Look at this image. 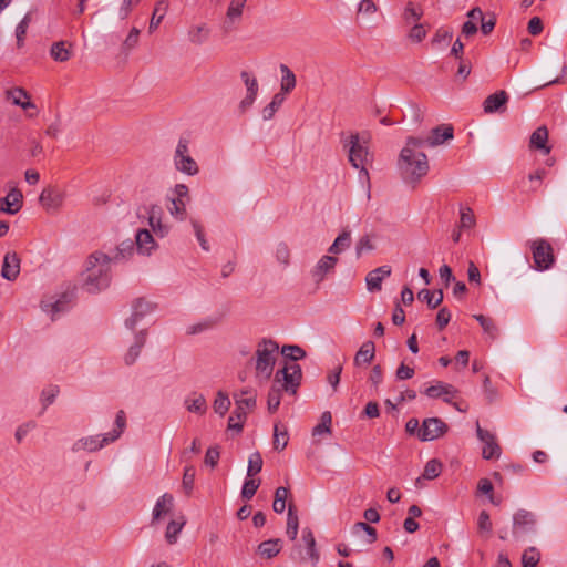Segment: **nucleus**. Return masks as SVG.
Here are the masks:
<instances>
[{"label": "nucleus", "instance_id": "39448f33", "mask_svg": "<svg viewBox=\"0 0 567 567\" xmlns=\"http://www.w3.org/2000/svg\"><path fill=\"white\" fill-rule=\"evenodd\" d=\"M398 167L405 182L414 183L427 174V157L422 152H412L410 148H402Z\"/></svg>", "mask_w": 567, "mask_h": 567}, {"label": "nucleus", "instance_id": "0eeeda50", "mask_svg": "<svg viewBox=\"0 0 567 567\" xmlns=\"http://www.w3.org/2000/svg\"><path fill=\"white\" fill-rule=\"evenodd\" d=\"M173 162L177 171L188 176H194L199 172L196 161L190 156L189 142L186 138H179L174 152Z\"/></svg>", "mask_w": 567, "mask_h": 567}, {"label": "nucleus", "instance_id": "423d86ee", "mask_svg": "<svg viewBox=\"0 0 567 567\" xmlns=\"http://www.w3.org/2000/svg\"><path fill=\"white\" fill-rule=\"evenodd\" d=\"M302 379L301 367L298 363H286L277 370L274 378V385L290 394H296Z\"/></svg>", "mask_w": 567, "mask_h": 567}, {"label": "nucleus", "instance_id": "4468645a", "mask_svg": "<svg viewBox=\"0 0 567 567\" xmlns=\"http://www.w3.org/2000/svg\"><path fill=\"white\" fill-rule=\"evenodd\" d=\"M147 215H148V217H147L148 225L152 228L153 233L157 237H161V238H164L165 236H167L169 233V227H168V225H166L162 221V217H163L162 207L158 205L150 206V208L147 210Z\"/></svg>", "mask_w": 567, "mask_h": 567}, {"label": "nucleus", "instance_id": "de8ad7c7", "mask_svg": "<svg viewBox=\"0 0 567 567\" xmlns=\"http://www.w3.org/2000/svg\"><path fill=\"white\" fill-rule=\"evenodd\" d=\"M417 296H419V299L426 301L427 306L431 309H435L443 301V291L442 290L432 292L427 289H422Z\"/></svg>", "mask_w": 567, "mask_h": 567}, {"label": "nucleus", "instance_id": "4c0bfd02", "mask_svg": "<svg viewBox=\"0 0 567 567\" xmlns=\"http://www.w3.org/2000/svg\"><path fill=\"white\" fill-rule=\"evenodd\" d=\"M351 245V231L344 228L329 247L328 252L338 255L349 248Z\"/></svg>", "mask_w": 567, "mask_h": 567}, {"label": "nucleus", "instance_id": "e433bc0d", "mask_svg": "<svg viewBox=\"0 0 567 567\" xmlns=\"http://www.w3.org/2000/svg\"><path fill=\"white\" fill-rule=\"evenodd\" d=\"M186 524V519L183 516H179L176 519H172L166 527L165 539L169 545H173L177 542L179 533L183 530Z\"/></svg>", "mask_w": 567, "mask_h": 567}, {"label": "nucleus", "instance_id": "2eb2a0df", "mask_svg": "<svg viewBox=\"0 0 567 567\" xmlns=\"http://www.w3.org/2000/svg\"><path fill=\"white\" fill-rule=\"evenodd\" d=\"M174 508V497L169 493H164L156 501L154 508L152 511V520L151 525H156L161 519L165 516L169 515Z\"/></svg>", "mask_w": 567, "mask_h": 567}, {"label": "nucleus", "instance_id": "09e8293b", "mask_svg": "<svg viewBox=\"0 0 567 567\" xmlns=\"http://www.w3.org/2000/svg\"><path fill=\"white\" fill-rule=\"evenodd\" d=\"M332 415L329 411H326L320 416V423L317 424L312 430L313 436H320L322 434L331 433Z\"/></svg>", "mask_w": 567, "mask_h": 567}, {"label": "nucleus", "instance_id": "f8f14e48", "mask_svg": "<svg viewBox=\"0 0 567 567\" xmlns=\"http://www.w3.org/2000/svg\"><path fill=\"white\" fill-rule=\"evenodd\" d=\"M536 524L535 515L526 509L517 511L513 516V535L519 538L522 535L534 530Z\"/></svg>", "mask_w": 567, "mask_h": 567}, {"label": "nucleus", "instance_id": "f03ea898", "mask_svg": "<svg viewBox=\"0 0 567 567\" xmlns=\"http://www.w3.org/2000/svg\"><path fill=\"white\" fill-rule=\"evenodd\" d=\"M344 147L348 148L349 162L354 168L359 169V179L365 185L367 198L370 199L371 183L365 167L371 159L368 138L361 137L359 134H350L344 143Z\"/></svg>", "mask_w": 567, "mask_h": 567}, {"label": "nucleus", "instance_id": "a18cd8bd", "mask_svg": "<svg viewBox=\"0 0 567 567\" xmlns=\"http://www.w3.org/2000/svg\"><path fill=\"white\" fill-rule=\"evenodd\" d=\"M186 200L182 198H172L171 204L167 206L169 214L177 220L186 218Z\"/></svg>", "mask_w": 567, "mask_h": 567}, {"label": "nucleus", "instance_id": "052dcab7", "mask_svg": "<svg viewBox=\"0 0 567 567\" xmlns=\"http://www.w3.org/2000/svg\"><path fill=\"white\" fill-rule=\"evenodd\" d=\"M442 471V463L436 458L430 460L424 467L423 477L426 480L436 478Z\"/></svg>", "mask_w": 567, "mask_h": 567}, {"label": "nucleus", "instance_id": "393cba45", "mask_svg": "<svg viewBox=\"0 0 567 567\" xmlns=\"http://www.w3.org/2000/svg\"><path fill=\"white\" fill-rule=\"evenodd\" d=\"M529 147L540 151L545 155L550 153L551 147L548 145V130L546 126H539L533 132L529 140Z\"/></svg>", "mask_w": 567, "mask_h": 567}, {"label": "nucleus", "instance_id": "6e6552de", "mask_svg": "<svg viewBox=\"0 0 567 567\" xmlns=\"http://www.w3.org/2000/svg\"><path fill=\"white\" fill-rule=\"evenodd\" d=\"M530 247L535 268L540 271L549 269L555 261L551 245L547 240L539 238L534 240Z\"/></svg>", "mask_w": 567, "mask_h": 567}, {"label": "nucleus", "instance_id": "412c9836", "mask_svg": "<svg viewBox=\"0 0 567 567\" xmlns=\"http://www.w3.org/2000/svg\"><path fill=\"white\" fill-rule=\"evenodd\" d=\"M424 393L431 399L442 398L444 402L452 403V400L456 396L457 390L447 383L437 382L425 389Z\"/></svg>", "mask_w": 567, "mask_h": 567}, {"label": "nucleus", "instance_id": "338daca9", "mask_svg": "<svg viewBox=\"0 0 567 567\" xmlns=\"http://www.w3.org/2000/svg\"><path fill=\"white\" fill-rule=\"evenodd\" d=\"M259 487V481L249 478L246 480L241 488V497L249 501L254 497Z\"/></svg>", "mask_w": 567, "mask_h": 567}, {"label": "nucleus", "instance_id": "f257e3e1", "mask_svg": "<svg viewBox=\"0 0 567 567\" xmlns=\"http://www.w3.org/2000/svg\"><path fill=\"white\" fill-rule=\"evenodd\" d=\"M111 257L107 252L95 250L87 256L82 272V287L89 293L106 289L112 279Z\"/></svg>", "mask_w": 567, "mask_h": 567}, {"label": "nucleus", "instance_id": "ea45409f", "mask_svg": "<svg viewBox=\"0 0 567 567\" xmlns=\"http://www.w3.org/2000/svg\"><path fill=\"white\" fill-rule=\"evenodd\" d=\"M281 550L280 539H268L259 544L258 551L265 558H272L277 556Z\"/></svg>", "mask_w": 567, "mask_h": 567}, {"label": "nucleus", "instance_id": "2f4dec72", "mask_svg": "<svg viewBox=\"0 0 567 567\" xmlns=\"http://www.w3.org/2000/svg\"><path fill=\"white\" fill-rule=\"evenodd\" d=\"M468 20L462 27V34L471 37L477 32V22L483 18V11L476 7L467 12Z\"/></svg>", "mask_w": 567, "mask_h": 567}, {"label": "nucleus", "instance_id": "7ed1b4c3", "mask_svg": "<svg viewBox=\"0 0 567 567\" xmlns=\"http://www.w3.org/2000/svg\"><path fill=\"white\" fill-rule=\"evenodd\" d=\"M279 354V346L271 339H261L255 350V378L259 382H267L272 373Z\"/></svg>", "mask_w": 567, "mask_h": 567}, {"label": "nucleus", "instance_id": "e2e57ef3", "mask_svg": "<svg viewBox=\"0 0 567 567\" xmlns=\"http://www.w3.org/2000/svg\"><path fill=\"white\" fill-rule=\"evenodd\" d=\"M422 14L423 11L420 8L415 7L412 2H409L405 7L403 17L405 22L411 24L416 23L421 19Z\"/></svg>", "mask_w": 567, "mask_h": 567}, {"label": "nucleus", "instance_id": "4be33fe9", "mask_svg": "<svg viewBox=\"0 0 567 567\" xmlns=\"http://www.w3.org/2000/svg\"><path fill=\"white\" fill-rule=\"evenodd\" d=\"M6 97L22 110L37 109L35 104L31 102L30 94L23 87L16 86L7 90Z\"/></svg>", "mask_w": 567, "mask_h": 567}, {"label": "nucleus", "instance_id": "473e14b6", "mask_svg": "<svg viewBox=\"0 0 567 567\" xmlns=\"http://www.w3.org/2000/svg\"><path fill=\"white\" fill-rule=\"evenodd\" d=\"M169 7V0H158L155 4L150 25H148V32L153 33L161 22L163 21L167 10Z\"/></svg>", "mask_w": 567, "mask_h": 567}, {"label": "nucleus", "instance_id": "6e6d98bb", "mask_svg": "<svg viewBox=\"0 0 567 567\" xmlns=\"http://www.w3.org/2000/svg\"><path fill=\"white\" fill-rule=\"evenodd\" d=\"M195 467L192 465H188L184 468L183 480H182V486L185 491L186 495H190L194 488V482H195Z\"/></svg>", "mask_w": 567, "mask_h": 567}, {"label": "nucleus", "instance_id": "69168bd1", "mask_svg": "<svg viewBox=\"0 0 567 567\" xmlns=\"http://www.w3.org/2000/svg\"><path fill=\"white\" fill-rule=\"evenodd\" d=\"M492 522L489 518V514L486 511H482L478 514L477 517V528L481 534H487L489 535L492 532Z\"/></svg>", "mask_w": 567, "mask_h": 567}, {"label": "nucleus", "instance_id": "b1692460", "mask_svg": "<svg viewBox=\"0 0 567 567\" xmlns=\"http://www.w3.org/2000/svg\"><path fill=\"white\" fill-rule=\"evenodd\" d=\"M20 274V258L16 252H7L3 258L1 276L13 281Z\"/></svg>", "mask_w": 567, "mask_h": 567}, {"label": "nucleus", "instance_id": "f3484780", "mask_svg": "<svg viewBox=\"0 0 567 567\" xmlns=\"http://www.w3.org/2000/svg\"><path fill=\"white\" fill-rule=\"evenodd\" d=\"M154 310V305L145 299H137L133 303V312L130 318L125 320L126 328L133 330L144 316Z\"/></svg>", "mask_w": 567, "mask_h": 567}, {"label": "nucleus", "instance_id": "8fccbe9b", "mask_svg": "<svg viewBox=\"0 0 567 567\" xmlns=\"http://www.w3.org/2000/svg\"><path fill=\"white\" fill-rule=\"evenodd\" d=\"M281 354L286 359L291 360V363H296V361L301 360L306 357V351L297 344H288L282 347Z\"/></svg>", "mask_w": 567, "mask_h": 567}, {"label": "nucleus", "instance_id": "cd10ccee", "mask_svg": "<svg viewBox=\"0 0 567 567\" xmlns=\"http://www.w3.org/2000/svg\"><path fill=\"white\" fill-rule=\"evenodd\" d=\"M508 94L505 91H497L491 95H488L484 103V112L485 113H495L499 112L507 103Z\"/></svg>", "mask_w": 567, "mask_h": 567}, {"label": "nucleus", "instance_id": "5fc2aeb1", "mask_svg": "<svg viewBox=\"0 0 567 567\" xmlns=\"http://www.w3.org/2000/svg\"><path fill=\"white\" fill-rule=\"evenodd\" d=\"M31 23V14L27 13L22 20L18 23L16 28V38H17V45L18 48L23 47L24 44V38L29 28V24Z\"/></svg>", "mask_w": 567, "mask_h": 567}, {"label": "nucleus", "instance_id": "dca6fc26", "mask_svg": "<svg viewBox=\"0 0 567 567\" xmlns=\"http://www.w3.org/2000/svg\"><path fill=\"white\" fill-rule=\"evenodd\" d=\"M71 303V296L68 293H62L59 298L52 300L48 299L42 301V310L51 316V319L54 320L56 317L66 311Z\"/></svg>", "mask_w": 567, "mask_h": 567}, {"label": "nucleus", "instance_id": "49530a36", "mask_svg": "<svg viewBox=\"0 0 567 567\" xmlns=\"http://www.w3.org/2000/svg\"><path fill=\"white\" fill-rule=\"evenodd\" d=\"M475 320L480 323L483 331L492 339L495 340L498 336V328L495 322L483 315H474Z\"/></svg>", "mask_w": 567, "mask_h": 567}, {"label": "nucleus", "instance_id": "ddd939ff", "mask_svg": "<svg viewBox=\"0 0 567 567\" xmlns=\"http://www.w3.org/2000/svg\"><path fill=\"white\" fill-rule=\"evenodd\" d=\"M64 198L65 194L63 190L58 187L49 186L41 192L39 202L47 212L52 213L62 207Z\"/></svg>", "mask_w": 567, "mask_h": 567}, {"label": "nucleus", "instance_id": "680f3d73", "mask_svg": "<svg viewBox=\"0 0 567 567\" xmlns=\"http://www.w3.org/2000/svg\"><path fill=\"white\" fill-rule=\"evenodd\" d=\"M548 172L546 168H537L534 173L528 175L529 190L536 192L539 189L543 179L547 176Z\"/></svg>", "mask_w": 567, "mask_h": 567}, {"label": "nucleus", "instance_id": "9b49d317", "mask_svg": "<svg viewBox=\"0 0 567 567\" xmlns=\"http://www.w3.org/2000/svg\"><path fill=\"white\" fill-rule=\"evenodd\" d=\"M447 429V424L439 417L425 419L419 430V439L423 442L436 440L444 435Z\"/></svg>", "mask_w": 567, "mask_h": 567}, {"label": "nucleus", "instance_id": "0e129e2a", "mask_svg": "<svg viewBox=\"0 0 567 567\" xmlns=\"http://www.w3.org/2000/svg\"><path fill=\"white\" fill-rule=\"evenodd\" d=\"M262 468V458L259 452H255L249 456L247 475L258 474Z\"/></svg>", "mask_w": 567, "mask_h": 567}, {"label": "nucleus", "instance_id": "603ef678", "mask_svg": "<svg viewBox=\"0 0 567 567\" xmlns=\"http://www.w3.org/2000/svg\"><path fill=\"white\" fill-rule=\"evenodd\" d=\"M213 408L217 414L224 416L230 408V400L228 395L223 391H218Z\"/></svg>", "mask_w": 567, "mask_h": 567}, {"label": "nucleus", "instance_id": "4d7b16f0", "mask_svg": "<svg viewBox=\"0 0 567 567\" xmlns=\"http://www.w3.org/2000/svg\"><path fill=\"white\" fill-rule=\"evenodd\" d=\"M276 260L284 267L290 264V249L286 243H278L275 248Z\"/></svg>", "mask_w": 567, "mask_h": 567}, {"label": "nucleus", "instance_id": "79ce46f5", "mask_svg": "<svg viewBox=\"0 0 567 567\" xmlns=\"http://www.w3.org/2000/svg\"><path fill=\"white\" fill-rule=\"evenodd\" d=\"M284 102H285V95L282 93H276L272 96L271 102L262 109V111H261L262 118L265 121L271 120L275 116L276 112L281 107Z\"/></svg>", "mask_w": 567, "mask_h": 567}, {"label": "nucleus", "instance_id": "c756f323", "mask_svg": "<svg viewBox=\"0 0 567 567\" xmlns=\"http://www.w3.org/2000/svg\"><path fill=\"white\" fill-rule=\"evenodd\" d=\"M134 254V243L132 240L122 241L117 247L111 249L109 255L112 262H120L131 258Z\"/></svg>", "mask_w": 567, "mask_h": 567}, {"label": "nucleus", "instance_id": "f704fd0d", "mask_svg": "<svg viewBox=\"0 0 567 567\" xmlns=\"http://www.w3.org/2000/svg\"><path fill=\"white\" fill-rule=\"evenodd\" d=\"M72 44L66 41H58L51 45L50 55L56 62H65L71 58Z\"/></svg>", "mask_w": 567, "mask_h": 567}, {"label": "nucleus", "instance_id": "7c9ffc66", "mask_svg": "<svg viewBox=\"0 0 567 567\" xmlns=\"http://www.w3.org/2000/svg\"><path fill=\"white\" fill-rule=\"evenodd\" d=\"M209 34L210 30L206 23L192 25L187 32L189 42L196 45L204 44L208 40Z\"/></svg>", "mask_w": 567, "mask_h": 567}, {"label": "nucleus", "instance_id": "c9c22d12", "mask_svg": "<svg viewBox=\"0 0 567 567\" xmlns=\"http://www.w3.org/2000/svg\"><path fill=\"white\" fill-rule=\"evenodd\" d=\"M185 406L192 413L205 414L207 411V402L203 394L193 393L185 399Z\"/></svg>", "mask_w": 567, "mask_h": 567}, {"label": "nucleus", "instance_id": "a211bd4d", "mask_svg": "<svg viewBox=\"0 0 567 567\" xmlns=\"http://www.w3.org/2000/svg\"><path fill=\"white\" fill-rule=\"evenodd\" d=\"M22 200L23 195L21 190L13 187L6 197L0 198V212L14 215L21 209Z\"/></svg>", "mask_w": 567, "mask_h": 567}, {"label": "nucleus", "instance_id": "13d9d810", "mask_svg": "<svg viewBox=\"0 0 567 567\" xmlns=\"http://www.w3.org/2000/svg\"><path fill=\"white\" fill-rule=\"evenodd\" d=\"M475 225V216L470 207H461L460 210V229H470Z\"/></svg>", "mask_w": 567, "mask_h": 567}, {"label": "nucleus", "instance_id": "3c124183", "mask_svg": "<svg viewBox=\"0 0 567 567\" xmlns=\"http://www.w3.org/2000/svg\"><path fill=\"white\" fill-rule=\"evenodd\" d=\"M289 495V489L287 487L280 486L275 492V499L272 503V509L281 514L286 508V501Z\"/></svg>", "mask_w": 567, "mask_h": 567}, {"label": "nucleus", "instance_id": "bb28decb", "mask_svg": "<svg viewBox=\"0 0 567 567\" xmlns=\"http://www.w3.org/2000/svg\"><path fill=\"white\" fill-rule=\"evenodd\" d=\"M454 130L451 125H440L433 128L427 136V147H435L447 140H452Z\"/></svg>", "mask_w": 567, "mask_h": 567}, {"label": "nucleus", "instance_id": "72a5a7b5", "mask_svg": "<svg viewBox=\"0 0 567 567\" xmlns=\"http://www.w3.org/2000/svg\"><path fill=\"white\" fill-rule=\"evenodd\" d=\"M281 80L280 92L284 95L292 92L296 87L297 80L295 73L286 64H280Z\"/></svg>", "mask_w": 567, "mask_h": 567}, {"label": "nucleus", "instance_id": "774afa93", "mask_svg": "<svg viewBox=\"0 0 567 567\" xmlns=\"http://www.w3.org/2000/svg\"><path fill=\"white\" fill-rule=\"evenodd\" d=\"M373 249H374V245L372 244L370 236L369 235L362 236L355 245L357 258H360L362 256V254H364L365 251H372Z\"/></svg>", "mask_w": 567, "mask_h": 567}, {"label": "nucleus", "instance_id": "864d4df0", "mask_svg": "<svg viewBox=\"0 0 567 567\" xmlns=\"http://www.w3.org/2000/svg\"><path fill=\"white\" fill-rule=\"evenodd\" d=\"M540 553L536 547H528L522 555L523 567H537Z\"/></svg>", "mask_w": 567, "mask_h": 567}, {"label": "nucleus", "instance_id": "c85d7f7f", "mask_svg": "<svg viewBox=\"0 0 567 567\" xmlns=\"http://www.w3.org/2000/svg\"><path fill=\"white\" fill-rule=\"evenodd\" d=\"M374 355H375L374 343L370 340L364 341L354 355V360H353L354 365L361 367V365L369 364L374 359Z\"/></svg>", "mask_w": 567, "mask_h": 567}, {"label": "nucleus", "instance_id": "aec40b11", "mask_svg": "<svg viewBox=\"0 0 567 567\" xmlns=\"http://www.w3.org/2000/svg\"><path fill=\"white\" fill-rule=\"evenodd\" d=\"M338 264V258L334 256H322L311 270V276L316 282H321L324 277L332 272Z\"/></svg>", "mask_w": 567, "mask_h": 567}, {"label": "nucleus", "instance_id": "6ab92c4d", "mask_svg": "<svg viewBox=\"0 0 567 567\" xmlns=\"http://www.w3.org/2000/svg\"><path fill=\"white\" fill-rule=\"evenodd\" d=\"M391 272L392 269L390 266H381L368 272L365 277V285L368 291H380L382 289L383 279L390 277Z\"/></svg>", "mask_w": 567, "mask_h": 567}, {"label": "nucleus", "instance_id": "1a4fd4ad", "mask_svg": "<svg viewBox=\"0 0 567 567\" xmlns=\"http://www.w3.org/2000/svg\"><path fill=\"white\" fill-rule=\"evenodd\" d=\"M236 408L228 420V429L240 432L243 430L244 422L247 417V410L254 409L256 405V398H237L235 396Z\"/></svg>", "mask_w": 567, "mask_h": 567}, {"label": "nucleus", "instance_id": "5701e85b", "mask_svg": "<svg viewBox=\"0 0 567 567\" xmlns=\"http://www.w3.org/2000/svg\"><path fill=\"white\" fill-rule=\"evenodd\" d=\"M135 244L141 255L150 256L157 248L153 235L147 229H138L135 235Z\"/></svg>", "mask_w": 567, "mask_h": 567}, {"label": "nucleus", "instance_id": "20e7f679", "mask_svg": "<svg viewBox=\"0 0 567 567\" xmlns=\"http://www.w3.org/2000/svg\"><path fill=\"white\" fill-rule=\"evenodd\" d=\"M126 427V415L123 410L116 413L115 427L107 433L85 436L76 440L72 445L73 452H96L103 449L105 445L115 442L120 439Z\"/></svg>", "mask_w": 567, "mask_h": 567}, {"label": "nucleus", "instance_id": "9d476101", "mask_svg": "<svg viewBox=\"0 0 567 567\" xmlns=\"http://www.w3.org/2000/svg\"><path fill=\"white\" fill-rule=\"evenodd\" d=\"M476 434L481 442H483L484 446L482 450V456L484 460H497L501 456L502 449L496 441V436L494 433L484 430L481 425L476 424Z\"/></svg>", "mask_w": 567, "mask_h": 567}, {"label": "nucleus", "instance_id": "37998d69", "mask_svg": "<svg viewBox=\"0 0 567 567\" xmlns=\"http://www.w3.org/2000/svg\"><path fill=\"white\" fill-rule=\"evenodd\" d=\"M302 539L307 546V554L311 559L312 564L316 565L319 561V553L316 549V539L309 528H305L302 532Z\"/></svg>", "mask_w": 567, "mask_h": 567}, {"label": "nucleus", "instance_id": "c03bdc74", "mask_svg": "<svg viewBox=\"0 0 567 567\" xmlns=\"http://www.w3.org/2000/svg\"><path fill=\"white\" fill-rule=\"evenodd\" d=\"M288 432L286 426L277 423L274 426V449L282 451L288 444Z\"/></svg>", "mask_w": 567, "mask_h": 567}, {"label": "nucleus", "instance_id": "a878e982", "mask_svg": "<svg viewBox=\"0 0 567 567\" xmlns=\"http://www.w3.org/2000/svg\"><path fill=\"white\" fill-rule=\"evenodd\" d=\"M147 333L145 330H141L134 336V342L128 348L127 352L124 355V362L126 365H132L138 359L143 347L146 343Z\"/></svg>", "mask_w": 567, "mask_h": 567}, {"label": "nucleus", "instance_id": "58836bf2", "mask_svg": "<svg viewBox=\"0 0 567 567\" xmlns=\"http://www.w3.org/2000/svg\"><path fill=\"white\" fill-rule=\"evenodd\" d=\"M246 2L247 0L230 1L226 13V24L231 25L241 18Z\"/></svg>", "mask_w": 567, "mask_h": 567}, {"label": "nucleus", "instance_id": "bf43d9fd", "mask_svg": "<svg viewBox=\"0 0 567 567\" xmlns=\"http://www.w3.org/2000/svg\"><path fill=\"white\" fill-rule=\"evenodd\" d=\"M280 393H281V389L272 384L269 390L268 399H267V405H268L269 412L274 413L278 410V408L280 405V401H281Z\"/></svg>", "mask_w": 567, "mask_h": 567}, {"label": "nucleus", "instance_id": "a19ab883", "mask_svg": "<svg viewBox=\"0 0 567 567\" xmlns=\"http://www.w3.org/2000/svg\"><path fill=\"white\" fill-rule=\"evenodd\" d=\"M299 529V518L297 515V511L295 506L289 505L288 507V514H287V536L290 540H295L298 535Z\"/></svg>", "mask_w": 567, "mask_h": 567}]
</instances>
